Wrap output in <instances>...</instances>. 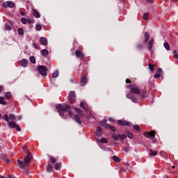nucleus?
Wrapping results in <instances>:
<instances>
[{"label": "nucleus", "instance_id": "nucleus-49", "mask_svg": "<svg viewBox=\"0 0 178 178\" xmlns=\"http://www.w3.org/2000/svg\"><path fill=\"white\" fill-rule=\"evenodd\" d=\"M161 77V74H154V79H159Z\"/></svg>", "mask_w": 178, "mask_h": 178}, {"label": "nucleus", "instance_id": "nucleus-42", "mask_svg": "<svg viewBox=\"0 0 178 178\" xmlns=\"http://www.w3.org/2000/svg\"><path fill=\"white\" fill-rule=\"evenodd\" d=\"M143 20H148V13L143 14Z\"/></svg>", "mask_w": 178, "mask_h": 178}, {"label": "nucleus", "instance_id": "nucleus-5", "mask_svg": "<svg viewBox=\"0 0 178 178\" xmlns=\"http://www.w3.org/2000/svg\"><path fill=\"white\" fill-rule=\"evenodd\" d=\"M112 137L114 140H115V141H119V140H122V141H123V140H124V138H126L127 136L125 134L122 135H116V134H113Z\"/></svg>", "mask_w": 178, "mask_h": 178}, {"label": "nucleus", "instance_id": "nucleus-28", "mask_svg": "<svg viewBox=\"0 0 178 178\" xmlns=\"http://www.w3.org/2000/svg\"><path fill=\"white\" fill-rule=\"evenodd\" d=\"M18 34L19 35H24V31L23 30V29H18Z\"/></svg>", "mask_w": 178, "mask_h": 178}, {"label": "nucleus", "instance_id": "nucleus-17", "mask_svg": "<svg viewBox=\"0 0 178 178\" xmlns=\"http://www.w3.org/2000/svg\"><path fill=\"white\" fill-rule=\"evenodd\" d=\"M73 109H74V111H75V112L76 113H79L80 115V116H84V113L79 108L73 107Z\"/></svg>", "mask_w": 178, "mask_h": 178}, {"label": "nucleus", "instance_id": "nucleus-12", "mask_svg": "<svg viewBox=\"0 0 178 178\" xmlns=\"http://www.w3.org/2000/svg\"><path fill=\"white\" fill-rule=\"evenodd\" d=\"M80 84L81 87H84L87 84V76H83L81 77Z\"/></svg>", "mask_w": 178, "mask_h": 178}, {"label": "nucleus", "instance_id": "nucleus-56", "mask_svg": "<svg viewBox=\"0 0 178 178\" xmlns=\"http://www.w3.org/2000/svg\"><path fill=\"white\" fill-rule=\"evenodd\" d=\"M137 47H138L139 49H143V44H138V45H137Z\"/></svg>", "mask_w": 178, "mask_h": 178}, {"label": "nucleus", "instance_id": "nucleus-19", "mask_svg": "<svg viewBox=\"0 0 178 178\" xmlns=\"http://www.w3.org/2000/svg\"><path fill=\"white\" fill-rule=\"evenodd\" d=\"M74 119L75 122H76L78 123V124H81V123H82L81 119L80 118V117L78 115H74Z\"/></svg>", "mask_w": 178, "mask_h": 178}, {"label": "nucleus", "instance_id": "nucleus-54", "mask_svg": "<svg viewBox=\"0 0 178 178\" xmlns=\"http://www.w3.org/2000/svg\"><path fill=\"white\" fill-rule=\"evenodd\" d=\"M108 120H109V122H111V123H113V122H115V120H114L113 118H110L108 119Z\"/></svg>", "mask_w": 178, "mask_h": 178}, {"label": "nucleus", "instance_id": "nucleus-16", "mask_svg": "<svg viewBox=\"0 0 178 178\" xmlns=\"http://www.w3.org/2000/svg\"><path fill=\"white\" fill-rule=\"evenodd\" d=\"M75 56H76V58H84V54L81 51H80V50H76L75 51Z\"/></svg>", "mask_w": 178, "mask_h": 178}, {"label": "nucleus", "instance_id": "nucleus-40", "mask_svg": "<svg viewBox=\"0 0 178 178\" xmlns=\"http://www.w3.org/2000/svg\"><path fill=\"white\" fill-rule=\"evenodd\" d=\"M80 106H81V108H83L84 111H86V112H87V108H86V107L84 106V102H81L80 103Z\"/></svg>", "mask_w": 178, "mask_h": 178}, {"label": "nucleus", "instance_id": "nucleus-38", "mask_svg": "<svg viewBox=\"0 0 178 178\" xmlns=\"http://www.w3.org/2000/svg\"><path fill=\"white\" fill-rule=\"evenodd\" d=\"M35 29H36L37 31H41V29H42V27L41 26L40 24H36Z\"/></svg>", "mask_w": 178, "mask_h": 178}, {"label": "nucleus", "instance_id": "nucleus-20", "mask_svg": "<svg viewBox=\"0 0 178 178\" xmlns=\"http://www.w3.org/2000/svg\"><path fill=\"white\" fill-rule=\"evenodd\" d=\"M96 136H98V137H101L102 136V128L101 127H98L96 131Z\"/></svg>", "mask_w": 178, "mask_h": 178}, {"label": "nucleus", "instance_id": "nucleus-4", "mask_svg": "<svg viewBox=\"0 0 178 178\" xmlns=\"http://www.w3.org/2000/svg\"><path fill=\"white\" fill-rule=\"evenodd\" d=\"M3 119H4V120L6 122H8V126L11 129H16V130L17 131H22V129L20 128V126H19L17 124L15 123V122H10L9 121V116H8V115L6 114V115H3Z\"/></svg>", "mask_w": 178, "mask_h": 178}, {"label": "nucleus", "instance_id": "nucleus-1", "mask_svg": "<svg viewBox=\"0 0 178 178\" xmlns=\"http://www.w3.org/2000/svg\"><path fill=\"white\" fill-rule=\"evenodd\" d=\"M133 94H136V95H139V94H141V90H140V88H138V86L134 85V87L131 88L130 93L126 95L127 98L130 99L131 102L137 104V102H138V99H137V97H134Z\"/></svg>", "mask_w": 178, "mask_h": 178}, {"label": "nucleus", "instance_id": "nucleus-9", "mask_svg": "<svg viewBox=\"0 0 178 178\" xmlns=\"http://www.w3.org/2000/svg\"><path fill=\"white\" fill-rule=\"evenodd\" d=\"M143 136H145V137H147V138H149L151 137H155V131H152L150 132H145L143 134Z\"/></svg>", "mask_w": 178, "mask_h": 178}, {"label": "nucleus", "instance_id": "nucleus-8", "mask_svg": "<svg viewBox=\"0 0 178 178\" xmlns=\"http://www.w3.org/2000/svg\"><path fill=\"white\" fill-rule=\"evenodd\" d=\"M3 8H14L15 3L12 1H8L6 3H3Z\"/></svg>", "mask_w": 178, "mask_h": 178}, {"label": "nucleus", "instance_id": "nucleus-25", "mask_svg": "<svg viewBox=\"0 0 178 178\" xmlns=\"http://www.w3.org/2000/svg\"><path fill=\"white\" fill-rule=\"evenodd\" d=\"M163 46L167 51H170V46L169 45V43L168 42H165L163 44Z\"/></svg>", "mask_w": 178, "mask_h": 178}, {"label": "nucleus", "instance_id": "nucleus-44", "mask_svg": "<svg viewBox=\"0 0 178 178\" xmlns=\"http://www.w3.org/2000/svg\"><path fill=\"white\" fill-rule=\"evenodd\" d=\"M22 151L24 154H26L27 152V146H24L22 148Z\"/></svg>", "mask_w": 178, "mask_h": 178}, {"label": "nucleus", "instance_id": "nucleus-62", "mask_svg": "<svg viewBox=\"0 0 178 178\" xmlns=\"http://www.w3.org/2000/svg\"><path fill=\"white\" fill-rule=\"evenodd\" d=\"M20 15H22V16H24V15H26V14L23 12H20Z\"/></svg>", "mask_w": 178, "mask_h": 178}, {"label": "nucleus", "instance_id": "nucleus-21", "mask_svg": "<svg viewBox=\"0 0 178 178\" xmlns=\"http://www.w3.org/2000/svg\"><path fill=\"white\" fill-rule=\"evenodd\" d=\"M139 95L140 98H143V99H144L145 98H147V97H148V92L140 91V94H139Z\"/></svg>", "mask_w": 178, "mask_h": 178}, {"label": "nucleus", "instance_id": "nucleus-37", "mask_svg": "<svg viewBox=\"0 0 178 178\" xmlns=\"http://www.w3.org/2000/svg\"><path fill=\"white\" fill-rule=\"evenodd\" d=\"M156 154H157L156 151H154L152 149L150 150V153H149L150 156H155Z\"/></svg>", "mask_w": 178, "mask_h": 178}, {"label": "nucleus", "instance_id": "nucleus-22", "mask_svg": "<svg viewBox=\"0 0 178 178\" xmlns=\"http://www.w3.org/2000/svg\"><path fill=\"white\" fill-rule=\"evenodd\" d=\"M41 54L42 56H48V55H49V51H48L47 49H42L41 51Z\"/></svg>", "mask_w": 178, "mask_h": 178}, {"label": "nucleus", "instance_id": "nucleus-18", "mask_svg": "<svg viewBox=\"0 0 178 178\" xmlns=\"http://www.w3.org/2000/svg\"><path fill=\"white\" fill-rule=\"evenodd\" d=\"M32 11H33L34 17L36 19H40V12H38V10H37V9H34V8L32 9Z\"/></svg>", "mask_w": 178, "mask_h": 178}, {"label": "nucleus", "instance_id": "nucleus-24", "mask_svg": "<svg viewBox=\"0 0 178 178\" xmlns=\"http://www.w3.org/2000/svg\"><path fill=\"white\" fill-rule=\"evenodd\" d=\"M8 119H10V122H15L16 121V116L13 114H10L8 116Z\"/></svg>", "mask_w": 178, "mask_h": 178}, {"label": "nucleus", "instance_id": "nucleus-47", "mask_svg": "<svg viewBox=\"0 0 178 178\" xmlns=\"http://www.w3.org/2000/svg\"><path fill=\"white\" fill-rule=\"evenodd\" d=\"M120 172H122V173H126V169H124V168L122 167L120 168Z\"/></svg>", "mask_w": 178, "mask_h": 178}, {"label": "nucleus", "instance_id": "nucleus-26", "mask_svg": "<svg viewBox=\"0 0 178 178\" xmlns=\"http://www.w3.org/2000/svg\"><path fill=\"white\" fill-rule=\"evenodd\" d=\"M127 137H129V138H130L131 140H133V138H134V135H133V134H131L129 131H127Z\"/></svg>", "mask_w": 178, "mask_h": 178}, {"label": "nucleus", "instance_id": "nucleus-11", "mask_svg": "<svg viewBox=\"0 0 178 178\" xmlns=\"http://www.w3.org/2000/svg\"><path fill=\"white\" fill-rule=\"evenodd\" d=\"M106 122H108V120L106 119H104L102 121H100L99 124H101V126H103V127H105L106 129H109V127H111V125L106 123Z\"/></svg>", "mask_w": 178, "mask_h": 178}, {"label": "nucleus", "instance_id": "nucleus-36", "mask_svg": "<svg viewBox=\"0 0 178 178\" xmlns=\"http://www.w3.org/2000/svg\"><path fill=\"white\" fill-rule=\"evenodd\" d=\"M113 159L115 161V162H120V158L117 156H113Z\"/></svg>", "mask_w": 178, "mask_h": 178}, {"label": "nucleus", "instance_id": "nucleus-32", "mask_svg": "<svg viewBox=\"0 0 178 178\" xmlns=\"http://www.w3.org/2000/svg\"><path fill=\"white\" fill-rule=\"evenodd\" d=\"M60 166H62V164L57 163L55 165L54 168H55L56 170H59V169H60Z\"/></svg>", "mask_w": 178, "mask_h": 178}, {"label": "nucleus", "instance_id": "nucleus-64", "mask_svg": "<svg viewBox=\"0 0 178 178\" xmlns=\"http://www.w3.org/2000/svg\"><path fill=\"white\" fill-rule=\"evenodd\" d=\"M6 161H7L8 163H10V160L7 159Z\"/></svg>", "mask_w": 178, "mask_h": 178}, {"label": "nucleus", "instance_id": "nucleus-45", "mask_svg": "<svg viewBox=\"0 0 178 178\" xmlns=\"http://www.w3.org/2000/svg\"><path fill=\"white\" fill-rule=\"evenodd\" d=\"M157 74H162V68H158L157 69Z\"/></svg>", "mask_w": 178, "mask_h": 178}, {"label": "nucleus", "instance_id": "nucleus-63", "mask_svg": "<svg viewBox=\"0 0 178 178\" xmlns=\"http://www.w3.org/2000/svg\"><path fill=\"white\" fill-rule=\"evenodd\" d=\"M9 177L10 178H16V177H15V176H12V175H10Z\"/></svg>", "mask_w": 178, "mask_h": 178}, {"label": "nucleus", "instance_id": "nucleus-13", "mask_svg": "<svg viewBox=\"0 0 178 178\" xmlns=\"http://www.w3.org/2000/svg\"><path fill=\"white\" fill-rule=\"evenodd\" d=\"M40 42L42 44V45H44V47H47L48 45V40L47 38H41L40 39Z\"/></svg>", "mask_w": 178, "mask_h": 178}, {"label": "nucleus", "instance_id": "nucleus-52", "mask_svg": "<svg viewBox=\"0 0 178 178\" xmlns=\"http://www.w3.org/2000/svg\"><path fill=\"white\" fill-rule=\"evenodd\" d=\"M126 83H127V84H130V83H131V81H130V79H127Z\"/></svg>", "mask_w": 178, "mask_h": 178}, {"label": "nucleus", "instance_id": "nucleus-31", "mask_svg": "<svg viewBox=\"0 0 178 178\" xmlns=\"http://www.w3.org/2000/svg\"><path fill=\"white\" fill-rule=\"evenodd\" d=\"M5 30H8L9 31L10 30H12V27L10 26V25H9V24L6 23V24H5Z\"/></svg>", "mask_w": 178, "mask_h": 178}, {"label": "nucleus", "instance_id": "nucleus-34", "mask_svg": "<svg viewBox=\"0 0 178 178\" xmlns=\"http://www.w3.org/2000/svg\"><path fill=\"white\" fill-rule=\"evenodd\" d=\"M29 60L31 63H35V57L34 56H30Z\"/></svg>", "mask_w": 178, "mask_h": 178}, {"label": "nucleus", "instance_id": "nucleus-41", "mask_svg": "<svg viewBox=\"0 0 178 178\" xmlns=\"http://www.w3.org/2000/svg\"><path fill=\"white\" fill-rule=\"evenodd\" d=\"M50 161L51 162V163H56V159H55L54 157H50Z\"/></svg>", "mask_w": 178, "mask_h": 178}, {"label": "nucleus", "instance_id": "nucleus-39", "mask_svg": "<svg viewBox=\"0 0 178 178\" xmlns=\"http://www.w3.org/2000/svg\"><path fill=\"white\" fill-rule=\"evenodd\" d=\"M134 130H137V131H140L141 130V129L140 128V126L136 124V125H134Z\"/></svg>", "mask_w": 178, "mask_h": 178}, {"label": "nucleus", "instance_id": "nucleus-14", "mask_svg": "<svg viewBox=\"0 0 178 178\" xmlns=\"http://www.w3.org/2000/svg\"><path fill=\"white\" fill-rule=\"evenodd\" d=\"M154 42H155V40H154V38H151L148 43L149 51L152 50V47L154 46Z\"/></svg>", "mask_w": 178, "mask_h": 178}, {"label": "nucleus", "instance_id": "nucleus-33", "mask_svg": "<svg viewBox=\"0 0 178 178\" xmlns=\"http://www.w3.org/2000/svg\"><path fill=\"white\" fill-rule=\"evenodd\" d=\"M12 97V95L10 92H6V99H10Z\"/></svg>", "mask_w": 178, "mask_h": 178}, {"label": "nucleus", "instance_id": "nucleus-15", "mask_svg": "<svg viewBox=\"0 0 178 178\" xmlns=\"http://www.w3.org/2000/svg\"><path fill=\"white\" fill-rule=\"evenodd\" d=\"M19 63L21 66H23V67H27V66H29V61L26 59L21 60Z\"/></svg>", "mask_w": 178, "mask_h": 178}, {"label": "nucleus", "instance_id": "nucleus-48", "mask_svg": "<svg viewBox=\"0 0 178 178\" xmlns=\"http://www.w3.org/2000/svg\"><path fill=\"white\" fill-rule=\"evenodd\" d=\"M21 22L23 24H26V18H22Z\"/></svg>", "mask_w": 178, "mask_h": 178}, {"label": "nucleus", "instance_id": "nucleus-35", "mask_svg": "<svg viewBox=\"0 0 178 178\" xmlns=\"http://www.w3.org/2000/svg\"><path fill=\"white\" fill-rule=\"evenodd\" d=\"M54 168H52V165H51V164H49L47 167V172H52V170Z\"/></svg>", "mask_w": 178, "mask_h": 178}, {"label": "nucleus", "instance_id": "nucleus-6", "mask_svg": "<svg viewBox=\"0 0 178 178\" xmlns=\"http://www.w3.org/2000/svg\"><path fill=\"white\" fill-rule=\"evenodd\" d=\"M38 70L42 76H47V67L44 65H39Z\"/></svg>", "mask_w": 178, "mask_h": 178}, {"label": "nucleus", "instance_id": "nucleus-51", "mask_svg": "<svg viewBox=\"0 0 178 178\" xmlns=\"http://www.w3.org/2000/svg\"><path fill=\"white\" fill-rule=\"evenodd\" d=\"M161 156H166V152H161Z\"/></svg>", "mask_w": 178, "mask_h": 178}, {"label": "nucleus", "instance_id": "nucleus-23", "mask_svg": "<svg viewBox=\"0 0 178 178\" xmlns=\"http://www.w3.org/2000/svg\"><path fill=\"white\" fill-rule=\"evenodd\" d=\"M149 40V33L145 32V42L147 44L148 42V40Z\"/></svg>", "mask_w": 178, "mask_h": 178}, {"label": "nucleus", "instance_id": "nucleus-27", "mask_svg": "<svg viewBox=\"0 0 178 178\" xmlns=\"http://www.w3.org/2000/svg\"><path fill=\"white\" fill-rule=\"evenodd\" d=\"M58 76H59V72H58V71H55V72L52 74V77H53V79H56Z\"/></svg>", "mask_w": 178, "mask_h": 178}, {"label": "nucleus", "instance_id": "nucleus-60", "mask_svg": "<svg viewBox=\"0 0 178 178\" xmlns=\"http://www.w3.org/2000/svg\"><path fill=\"white\" fill-rule=\"evenodd\" d=\"M27 22H28V23H29V24H31V23H33V22H31V20H30V19H27Z\"/></svg>", "mask_w": 178, "mask_h": 178}, {"label": "nucleus", "instance_id": "nucleus-29", "mask_svg": "<svg viewBox=\"0 0 178 178\" xmlns=\"http://www.w3.org/2000/svg\"><path fill=\"white\" fill-rule=\"evenodd\" d=\"M148 66H149V70H151V72H154V70L155 69V65H154L151 63H149Z\"/></svg>", "mask_w": 178, "mask_h": 178}, {"label": "nucleus", "instance_id": "nucleus-58", "mask_svg": "<svg viewBox=\"0 0 178 178\" xmlns=\"http://www.w3.org/2000/svg\"><path fill=\"white\" fill-rule=\"evenodd\" d=\"M173 58H175V59H178V54H175Z\"/></svg>", "mask_w": 178, "mask_h": 178}, {"label": "nucleus", "instance_id": "nucleus-53", "mask_svg": "<svg viewBox=\"0 0 178 178\" xmlns=\"http://www.w3.org/2000/svg\"><path fill=\"white\" fill-rule=\"evenodd\" d=\"M124 150L125 152H129V151H130V147H125Z\"/></svg>", "mask_w": 178, "mask_h": 178}, {"label": "nucleus", "instance_id": "nucleus-59", "mask_svg": "<svg viewBox=\"0 0 178 178\" xmlns=\"http://www.w3.org/2000/svg\"><path fill=\"white\" fill-rule=\"evenodd\" d=\"M147 2H149V3H152V0H145Z\"/></svg>", "mask_w": 178, "mask_h": 178}, {"label": "nucleus", "instance_id": "nucleus-43", "mask_svg": "<svg viewBox=\"0 0 178 178\" xmlns=\"http://www.w3.org/2000/svg\"><path fill=\"white\" fill-rule=\"evenodd\" d=\"M100 142H101V143H108V140H107L106 138H102L100 139Z\"/></svg>", "mask_w": 178, "mask_h": 178}, {"label": "nucleus", "instance_id": "nucleus-61", "mask_svg": "<svg viewBox=\"0 0 178 178\" xmlns=\"http://www.w3.org/2000/svg\"><path fill=\"white\" fill-rule=\"evenodd\" d=\"M125 165H126V166H130V163L127 162V163H125Z\"/></svg>", "mask_w": 178, "mask_h": 178}, {"label": "nucleus", "instance_id": "nucleus-30", "mask_svg": "<svg viewBox=\"0 0 178 178\" xmlns=\"http://www.w3.org/2000/svg\"><path fill=\"white\" fill-rule=\"evenodd\" d=\"M0 104L1 105H6V103L5 102V97H0Z\"/></svg>", "mask_w": 178, "mask_h": 178}, {"label": "nucleus", "instance_id": "nucleus-57", "mask_svg": "<svg viewBox=\"0 0 178 178\" xmlns=\"http://www.w3.org/2000/svg\"><path fill=\"white\" fill-rule=\"evenodd\" d=\"M2 91H3V86H0V94L2 92Z\"/></svg>", "mask_w": 178, "mask_h": 178}, {"label": "nucleus", "instance_id": "nucleus-55", "mask_svg": "<svg viewBox=\"0 0 178 178\" xmlns=\"http://www.w3.org/2000/svg\"><path fill=\"white\" fill-rule=\"evenodd\" d=\"M33 47L34 48H35V49H38V44H37L36 43H33Z\"/></svg>", "mask_w": 178, "mask_h": 178}, {"label": "nucleus", "instance_id": "nucleus-2", "mask_svg": "<svg viewBox=\"0 0 178 178\" xmlns=\"http://www.w3.org/2000/svg\"><path fill=\"white\" fill-rule=\"evenodd\" d=\"M33 159V155H31V153L28 152V154L24 158V161L17 160V162L19 165V168L21 169H24L25 173H29V170H27V166L30 165V161Z\"/></svg>", "mask_w": 178, "mask_h": 178}, {"label": "nucleus", "instance_id": "nucleus-3", "mask_svg": "<svg viewBox=\"0 0 178 178\" xmlns=\"http://www.w3.org/2000/svg\"><path fill=\"white\" fill-rule=\"evenodd\" d=\"M56 109L59 113L60 116H61V118H65V113H67V115L72 117V112L70 111V109L66 108V107L64 106L62 104L57 105Z\"/></svg>", "mask_w": 178, "mask_h": 178}, {"label": "nucleus", "instance_id": "nucleus-50", "mask_svg": "<svg viewBox=\"0 0 178 178\" xmlns=\"http://www.w3.org/2000/svg\"><path fill=\"white\" fill-rule=\"evenodd\" d=\"M134 85H127V88H129L130 91H131V88L134 87Z\"/></svg>", "mask_w": 178, "mask_h": 178}, {"label": "nucleus", "instance_id": "nucleus-7", "mask_svg": "<svg viewBox=\"0 0 178 178\" xmlns=\"http://www.w3.org/2000/svg\"><path fill=\"white\" fill-rule=\"evenodd\" d=\"M69 101L71 104H73L76 101V92L74 91L70 92Z\"/></svg>", "mask_w": 178, "mask_h": 178}, {"label": "nucleus", "instance_id": "nucleus-46", "mask_svg": "<svg viewBox=\"0 0 178 178\" xmlns=\"http://www.w3.org/2000/svg\"><path fill=\"white\" fill-rule=\"evenodd\" d=\"M108 129H110L111 131H116V128H115V127L110 126Z\"/></svg>", "mask_w": 178, "mask_h": 178}, {"label": "nucleus", "instance_id": "nucleus-10", "mask_svg": "<svg viewBox=\"0 0 178 178\" xmlns=\"http://www.w3.org/2000/svg\"><path fill=\"white\" fill-rule=\"evenodd\" d=\"M118 124H119V126H130V122L120 120L118 121Z\"/></svg>", "mask_w": 178, "mask_h": 178}]
</instances>
